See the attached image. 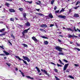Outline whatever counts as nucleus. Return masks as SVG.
<instances>
[{"instance_id": "obj_29", "label": "nucleus", "mask_w": 80, "mask_h": 80, "mask_svg": "<svg viewBox=\"0 0 80 80\" xmlns=\"http://www.w3.org/2000/svg\"><path fill=\"white\" fill-rule=\"evenodd\" d=\"M54 2H55V0H52L51 1V4H52V5H53V3H54Z\"/></svg>"}, {"instance_id": "obj_63", "label": "nucleus", "mask_w": 80, "mask_h": 80, "mask_svg": "<svg viewBox=\"0 0 80 80\" xmlns=\"http://www.w3.org/2000/svg\"><path fill=\"white\" fill-rule=\"evenodd\" d=\"M36 10H37L38 12H39V11L40 10V9H36Z\"/></svg>"}, {"instance_id": "obj_14", "label": "nucleus", "mask_w": 80, "mask_h": 80, "mask_svg": "<svg viewBox=\"0 0 80 80\" xmlns=\"http://www.w3.org/2000/svg\"><path fill=\"white\" fill-rule=\"evenodd\" d=\"M26 77L28 79H32V80H33L34 78H31L30 76H26Z\"/></svg>"}, {"instance_id": "obj_16", "label": "nucleus", "mask_w": 80, "mask_h": 80, "mask_svg": "<svg viewBox=\"0 0 80 80\" xmlns=\"http://www.w3.org/2000/svg\"><path fill=\"white\" fill-rule=\"evenodd\" d=\"M73 17H79V15L78 14L75 13L74 14Z\"/></svg>"}, {"instance_id": "obj_25", "label": "nucleus", "mask_w": 80, "mask_h": 80, "mask_svg": "<svg viewBox=\"0 0 80 80\" xmlns=\"http://www.w3.org/2000/svg\"><path fill=\"white\" fill-rule=\"evenodd\" d=\"M41 37L43 38H44L45 39H48V38L45 36H41Z\"/></svg>"}, {"instance_id": "obj_34", "label": "nucleus", "mask_w": 80, "mask_h": 80, "mask_svg": "<svg viewBox=\"0 0 80 80\" xmlns=\"http://www.w3.org/2000/svg\"><path fill=\"white\" fill-rule=\"evenodd\" d=\"M69 77H70V78H72V79H74V77H72V76H69Z\"/></svg>"}, {"instance_id": "obj_51", "label": "nucleus", "mask_w": 80, "mask_h": 80, "mask_svg": "<svg viewBox=\"0 0 80 80\" xmlns=\"http://www.w3.org/2000/svg\"><path fill=\"white\" fill-rule=\"evenodd\" d=\"M51 64H52V65H56V64H55V63H53L52 62H51Z\"/></svg>"}, {"instance_id": "obj_13", "label": "nucleus", "mask_w": 80, "mask_h": 80, "mask_svg": "<svg viewBox=\"0 0 80 80\" xmlns=\"http://www.w3.org/2000/svg\"><path fill=\"white\" fill-rule=\"evenodd\" d=\"M27 16V14L26 13H23V17L24 18H25L24 20H26L27 19V17L26 16Z\"/></svg>"}, {"instance_id": "obj_41", "label": "nucleus", "mask_w": 80, "mask_h": 80, "mask_svg": "<svg viewBox=\"0 0 80 80\" xmlns=\"http://www.w3.org/2000/svg\"><path fill=\"white\" fill-rule=\"evenodd\" d=\"M21 74H22V77H25V75H24V73H23V72H21Z\"/></svg>"}, {"instance_id": "obj_28", "label": "nucleus", "mask_w": 80, "mask_h": 80, "mask_svg": "<svg viewBox=\"0 0 80 80\" xmlns=\"http://www.w3.org/2000/svg\"><path fill=\"white\" fill-rule=\"evenodd\" d=\"M15 19L14 18H10V20L11 22H14Z\"/></svg>"}, {"instance_id": "obj_35", "label": "nucleus", "mask_w": 80, "mask_h": 80, "mask_svg": "<svg viewBox=\"0 0 80 80\" xmlns=\"http://www.w3.org/2000/svg\"><path fill=\"white\" fill-rule=\"evenodd\" d=\"M59 55H64V54L62 52H59Z\"/></svg>"}, {"instance_id": "obj_40", "label": "nucleus", "mask_w": 80, "mask_h": 80, "mask_svg": "<svg viewBox=\"0 0 80 80\" xmlns=\"http://www.w3.org/2000/svg\"><path fill=\"white\" fill-rule=\"evenodd\" d=\"M63 61H64V62H65L66 63H68V61H67V60H65V59H63Z\"/></svg>"}, {"instance_id": "obj_17", "label": "nucleus", "mask_w": 80, "mask_h": 80, "mask_svg": "<svg viewBox=\"0 0 80 80\" xmlns=\"http://www.w3.org/2000/svg\"><path fill=\"white\" fill-rule=\"evenodd\" d=\"M7 33V32H4L3 33H2L0 34V36H3V35H6V34Z\"/></svg>"}, {"instance_id": "obj_49", "label": "nucleus", "mask_w": 80, "mask_h": 80, "mask_svg": "<svg viewBox=\"0 0 80 80\" xmlns=\"http://www.w3.org/2000/svg\"><path fill=\"white\" fill-rule=\"evenodd\" d=\"M75 66H76V67H78L79 66V65L78 64H74Z\"/></svg>"}, {"instance_id": "obj_23", "label": "nucleus", "mask_w": 80, "mask_h": 80, "mask_svg": "<svg viewBox=\"0 0 80 80\" xmlns=\"http://www.w3.org/2000/svg\"><path fill=\"white\" fill-rule=\"evenodd\" d=\"M22 45H23V46H24V47H26V48H27V47H28V45H27L25 44L22 43Z\"/></svg>"}, {"instance_id": "obj_47", "label": "nucleus", "mask_w": 80, "mask_h": 80, "mask_svg": "<svg viewBox=\"0 0 80 80\" xmlns=\"http://www.w3.org/2000/svg\"><path fill=\"white\" fill-rule=\"evenodd\" d=\"M0 55L1 56H3V57L5 56V55L4 54H0Z\"/></svg>"}, {"instance_id": "obj_62", "label": "nucleus", "mask_w": 80, "mask_h": 80, "mask_svg": "<svg viewBox=\"0 0 80 80\" xmlns=\"http://www.w3.org/2000/svg\"><path fill=\"white\" fill-rule=\"evenodd\" d=\"M77 30H78V31L79 32H80V30H79L78 28H77Z\"/></svg>"}, {"instance_id": "obj_10", "label": "nucleus", "mask_w": 80, "mask_h": 80, "mask_svg": "<svg viewBox=\"0 0 80 80\" xmlns=\"http://www.w3.org/2000/svg\"><path fill=\"white\" fill-rule=\"evenodd\" d=\"M3 52H4V53H5L6 55H10L9 52L6 51L5 50L3 51Z\"/></svg>"}, {"instance_id": "obj_39", "label": "nucleus", "mask_w": 80, "mask_h": 80, "mask_svg": "<svg viewBox=\"0 0 80 80\" xmlns=\"http://www.w3.org/2000/svg\"><path fill=\"white\" fill-rule=\"evenodd\" d=\"M74 49H75V50H78V51H80V49L78 48H74Z\"/></svg>"}, {"instance_id": "obj_44", "label": "nucleus", "mask_w": 80, "mask_h": 80, "mask_svg": "<svg viewBox=\"0 0 80 80\" xmlns=\"http://www.w3.org/2000/svg\"><path fill=\"white\" fill-rule=\"evenodd\" d=\"M6 64H7V65H8V67H10V66H11L10 63H6Z\"/></svg>"}, {"instance_id": "obj_19", "label": "nucleus", "mask_w": 80, "mask_h": 80, "mask_svg": "<svg viewBox=\"0 0 80 80\" xmlns=\"http://www.w3.org/2000/svg\"><path fill=\"white\" fill-rule=\"evenodd\" d=\"M66 30H67L68 31H71L72 32H74V30L72 29L71 28H66Z\"/></svg>"}, {"instance_id": "obj_60", "label": "nucleus", "mask_w": 80, "mask_h": 80, "mask_svg": "<svg viewBox=\"0 0 80 80\" xmlns=\"http://www.w3.org/2000/svg\"><path fill=\"white\" fill-rule=\"evenodd\" d=\"M18 25H19V26H20V27H23V26L22 25H20V24H18Z\"/></svg>"}, {"instance_id": "obj_2", "label": "nucleus", "mask_w": 80, "mask_h": 80, "mask_svg": "<svg viewBox=\"0 0 80 80\" xmlns=\"http://www.w3.org/2000/svg\"><path fill=\"white\" fill-rule=\"evenodd\" d=\"M55 49L59 52H62V50H63V48L60 47V46H56L55 47Z\"/></svg>"}, {"instance_id": "obj_59", "label": "nucleus", "mask_w": 80, "mask_h": 80, "mask_svg": "<svg viewBox=\"0 0 80 80\" xmlns=\"http://www.w3.org/2000/svg\"><path fill=\"white\" fill-rule=\"evenodd\" d=\"M61 10H62V12H64L65 11V9H64L62 8Z\"/></svg>"}, {"instance_id": "obj_61", "label": "nucleus", "mask_w": 80, "mask_h": 80, "mask_svg": "<svg viewBox=\"0 0 80 80\" xmlns=\"http://www.w3.org/2000/svg\"><path fill=\"white\" fill-rule=\"evenodd\" d=\"M58 37H63V36L62 35H59L58 36Z\"/></svg>"}, {"instance_id": "obj_20", "label": "nucleus", "mask_w": 80, "mask_h": 80, "mask_svg": "<svg viewBox=\"0 0 80 80\" xmlns=\"http://www.w3.org/2000/svg\"><path fill=\"white\" fill-rule=\"evenodd\" d=\"M22 38H25V39H27V37H25V33H23V32H22Z\"/></svg>"}, {"instance_id": "obj_1", "label": "nucleus", "mask_w": 80, "mask_h": 80, "mask_svg": "<svg viewBox=\"0 0 80 80\" xmlns=\"http://www.w3.org/2000/svg\"><path fill=\"white\" fill-rule=\"evenodd\" d=\"M15 57L16 58H18L19 59V60H22V61H23L24 63V64H25L26 65H28V64L27 63V61H25L23 59H22L21 58H20L19 57L17 56H15Z\"/></svg>"}, {"instance_id": "obj_53", "label": "nucleus", "mask_w": 80, "mask_h": 80, "mask_svg": "<svg viewBox=\"0 0 80 80\" xmlns=\"http://www.w3.org/2000/svg\"><path fill=\"white\" fill-rule=\"evenodd\" d=\"M59 61L60 62L61 64H62V61H61V60H60V59L59 60Z\"/></svg>"}, {"instance_id": "obj_45", "label": "nucleus", "mask_w": 80, "mask_h": 80, "mask_svg": "<svg viewBox=\"0 0 80 80\" xmlns=\"http://www.w3.org/2000/svg\"><path fill=\"white\" fill-rule=\"evenodd\" d=\"M69 69H68L66 70V72H68V73H69Z\"/></svg>"}, {"instance_id": "obj_57", "label": "nucleus", "mask_w": 80, "mask_h": 80, "mask_svg": "<svg viewBox=\"0 0 80 80\" xmlns=\"http://www.w3.org/2000/svg\"><path fill=\"white\" fill-rule=\"evenodd\" d=\"M69 12L70 13L71 12H72V9H70L69 10Z\"/></svg>"}, {"instance_id": "obj_11", "label": "nucleus", "mask_w": 80, "mask_h": 80, "mask_svg": "<svg viewBox=\"0 0 80 80\" xmlns=\"http://www.w3.org/2000/svg\"><path fill=\"white\" fill-rule=\"evenodd\" d=\"M32 39L34 40V42H38V40L35 37H32Z\"/></svg>"}, {"instance_id": "obj_27", "label": "nucleus", "mask_w": 80, "mask_h": 80, "mask_svg": "<svg viewBox=\"0 0 80 80\" xmlns=\"http://www.w3.org/2000/svg\"><path fill=\"white\" fill-rule=\"evenodd\" d=\"M40 30V31H42V32H46V31H45V30H44V29H42V28H40L39 29Z\"/></svg>"}, {"instance_id": "obj_37", "label": "nucleus", "mask_w": 80, "mask_h": 80, "mask_svg": "<svg viewBox=\"0 0 80 80\" xmlns=\"http://www.w3.org/2000/svg\"><path fill=\"white\" fill-rule=\"evenodd\" d=\"M59 12H60V10H58L57 11H55V13H59Z\"/></svg>"}, {"instance_id": "obj_46", "label": "nucleus", "mask_w": 80, "mask_h": 80, "mask_svg": "<svg viewBox=\"0 0 80 80\" xmlns=\"http://www.w3.org/2000/svg\"><path fill=\"white\" fill-rule=\"evenodd\" d=\"M55 72H56L57 73H58V70L57 69H54Z\"/></svg>"}, {"instance_id": "obj_18", "label": "nucleus", "mask_w": 80, "mask_h": 80, "mask_svg": "<svg viewBox=\"0 0 80 80\" xmlns=\"http://www.w3.org/2000/svg\"><path fill=\"white\" fill-rule=\"evenodd\" d=\"M48 17L49 18H53V15H52V13H50L48 15Z\"/></svg>"}, {"instance_id": "obj_32", "label": "nucleus", "mask_w": 80, "mask_h": 80, "mask_svg": "<svg viewBox=\"0 0 80 80\" xmlns=\"http://www.w3.org/2000/svg\"><path fill=\"white\" fill-rule=\"evenodd\" d=\"M19 10L21 11V12H22V11H23V9L22 8H19Z\"/></svg>"}, {"instance_id": "obj_8", "label": "nucleus", "mask_w": 80, "mask_h": 80, "mask_svg": "<svg viewBox=\"0 0 80 80\" xmlns=\"http://www.w3.org/2000/svg\"><path fill=\"white\" fill-rule=\"evenodd\" d=\"M68 65H69L68 64H66L64 65V66L63 68V71H64V70H67V67L68 66Z\"/></svg>"}, {"instance_id": "obj_30", "label": "nucleus", "mask_w": 80, "mask_h": 80, "mask_svg": "<svg viewBox=\"0 0 80 80\" xmlns=\"http://www.w3.org/2000/svg\"><path fill=\"white\" fill-rule=\"evenodd\" d=\"M38 15H40V16H41V17H43V16H45V15L43 14H42L41 13H39L38 14Z\"/></svg>"}, {"instance_id": "obj_5", "label": "nucleus", "mask_w": 80, "mask_h": 80, "mask_svg": "<svg viewBox=\"0 0 80 80\" xmlns=\"http://www.w3.org/2000/svg\"><path fill=\"white\" fill-rule=\"evenodd\" d=\"M41 72H44V73L46 74L49 77L50 76V75L48 74V73H47V72L44 69V70H42V69H41Z\"/></svg>"}, {"instance_id": "obj_6", "label": "nucleus", "mask_w": 80, "mask_h": 80, "mask_svg": "<svg viewBox=\"0 0 80 80\" xmlns=\"http://www.w3.org/2000/svg\"><path fill=\"white\" fill-rule=\"evenodd\" d=\"M58 18H63V19H65L66 16L65 15L63 16L62 15H58Z\"/></svg>"}, {"instance_id": "obj_64", "label": "nucleus", "mask_w": 80, "mask_h": 80, "mask_svg": "<svg viewBox=\"0 0 80 80\" xmlns=\"http://www.w3.org/2000/svg\"><path fill=\"white\" fill-rule=\"evenodd\" d=\"M77 8H78L77 7H75L74 8V9H77Z\"/></svg>"}, {"instance_id": "obj_52", "label": "nucleus", "mask_w": 80, "mask_h": 80, "mask_svg": "<svg viewBox=\"0 0 80 80\" xmlns=\"http://www.w3.org/2000/svg\"><path fill=\"white\" fill-rule=\"evenodd\" d=\"M57 8V7L56 6H55L54 8V10H56V9Z\"/></svg>"}, {"instance_id": "obj_7", "label": "nucleus", "mask_w": 80, "mask_h": 80, "mask_svg": "<svg viewBox=\"0 0 80 80\" xmlns=\"http://www.w3.org/2000/svg\"><path fill=\"white\" fill-rule=\"evenodd\" d=\"M30 28H29L28 29H27L23 31L22 33H28V31L30 30Z\"/></svg>"}, {"instance_id": "obj_56", "label": "nucleus", "mask_w": 80, "mask_h": 80, "mask_svg": "<svg viewBox=\"0 0 80 80\" xmlns=\"http://www.w3.org/2000/svg\"><path fill=\"white\" fill-rule=\"evenodd\" d=\"M53 26H54L53 24H51L50 26V27H53Z\"/></svg>"}, {"instance_id": "obj_42", "label": "nucleus", "mask_w": 80, "mask_h": 80, "mask_svg": "<svg viewBox=\"0 0 80 80\" xmlns=\"http://www.w3.org/2000/svg\"><path fill=\"white\" fill-rule=\"evenodd\" d=\"M8 42L11 45H12V43H11V42H10V41L9 40H8Z\"/></svg>"}, {"instance_id": "obj_15", "label": "nucleus", "mask_w": 80, "mask_h": 80, "mask_svg": "<svg viewBox=\"0 0 80 80\" xmlns=\"http://www.w3.org/2000/svg\"><path fill=\"white\" fill-rule=\"evenodd\" d=\"M9 11L10 12H15V10H14L13 9H9Z\"/></svg>"}, {"instance_id": "obj_24", "label": "nucleus", "mask_w": 80, "mask_h": 80, "mask_svg": "<svg viewBox=\"0 0 80 80\" xmlns=\"http://www.w3.org/2000/svg\"><path fill=\"white\" fill-rule=\"evenodd\" d=\"M45 45H48V42L47 41H45L44 42Z\"/></svg>"}, {"instance_id": "obj_12", "label": "nucleus", "mask_w": 80, "mask_h": 80, "mask_svg": "<svg viewBox=\"0 0 80 80\" xmlns=\"http://www.w3.org/2000/svg\"><path fill=\"white\" fill-rule=\"evenodd\" d=\"M25 25L26 27H30V23L28 22H27V23H25Z\"/></svg>"}, {"instance_id": "obj_3", "label": "nucleus", "mask_w": 80, "mask_h": 80, "mask_svg": "<svg viewBox=\"0 0 80 80\" xmlns=\"http://www.w3.org/2000/svg\"><path fill=\"white\" fill-rule=\"evenodd\" d=\"M22 58L24 60H27L28 62H30V59L26 56H22Z\"/></svg>"}, {"instance_id": "obj_21", "label": "nucleus", "mask_w": 80, "mask_h": 80, "mask_svg": "<svg viewBox=\"0 0 80 80\" xmlns=\"http://www.w3.org/2000/svg\"><path fill=\"white\" fill-rule=\"evenodd\" d=\"M35 68L37 69V70L38 71V73H40V70L39 68H38V67H35Z\"/></svg>"}, {"instance_id": "obj_31", "label": "nucleus", "mask_w": 80, "mask_h": 80, "mask_svg": "<svg viewBox=\"0 0 80 80\" xmlns=\"http://www.w3.org/2000/svg\"><path fill=\"white\" fill-rule=\"evenodd\" d=\"M38 2H38H36V3L37 5H40V3H41V2H40V1H38Z\"/></svg>"}, {"instance_id": "obj_48", "label": "nucleus", "mask_w": 80, "mask_h": 80, "mask_svg": "<svg viewBox=\"0 0 80 80\" xmlns=\"http://www.w3.org/2000/svg\"><path fill=\"white\" fill-rule=\"evenodd\" d=\"M0 48L3 49V50H5V48H3V46H0Z\"/></svg>"}, {"instance_id": "obj_43", "label": "nucleus", "mask_w": 80, "mask_h": 80, "mask_svg": "<svg viewBox=\"0 0 80 80\" xmlns=\"http://www.w3.org/2000/svg\"><path fill=\"white\" fill-rule=\"evenodd\" d=\"M55 78L56 80H60V79L58 78L56 76H55Z\"/></svg>"}, {"instance_id": "obj_54", "label": "nucleus", "mask_w": 80, "mask_h": 80, "mask_svg": "<svg viewBox=\"0 0 80 80\" xmlns=\"http://www.w3.org/2000/svg\"><path fill=\"white\" fill-rule=\"evenodd\" d=\"M58 42H60V43H61V42H62V41H61V40H60L59 39H58Z\"/></svg>"}, {"instance_id": "obj_33", "label": "nucleus", "mask_w": 80, "mask_h": 80, "mask_svg": "<svg viewBox=\"0 0 80 80\" xmlns=\"http://www.w3.org/2000/svg\"><path fill=\"white\" fill-rule=\"evenodd\" d=\"M11 37L12 38H13L14 39H15V36H14V35H13V34H12L11 35Z\"/></svg>"}, {"instance_id": "obj_55", "label": "nucleus", "mask_w": 80, "mask_h": 80, "mask_svg": "<svg viewBox=\"0 0 80 80\" xmlns=\"http://www.w3.org/2000/svg\"><path fill=\"white\" fill-rule=\"evenodd\" d=\"M55 26H56L57 28H58V26L57 25V23H55Z\"/></svg>"}, {"instance_id": "obj_9", "label": "nucleus", "mask_w": 80, "mask_h": 80, "mask_svg": "<svg viewBox=\"0 0 80 80\" xmlns=\"http://www.w3.org/2000/svg\"><path fill=\"white\" fill-rule=\"evenodd\" d=\"M40 27H42V28H43V27L47 28V25L46 24H42L41 25Z\"/></svg>"}, {"instance_id": "obj_22", "label": "nucleus", "mask_w": 80, "mask_h": 80, "mask_svg": "<svg viewBox=\"0 0 80 80\" xmlns=\"http://www.w3.org/2000/svg\"><path fill=\"white\" fill-rule=\"evenodd\" d=\"M5 30V28L2 29L0 30V32L2 33V32H4Z\"/></svg>"}, {"instance_id": "obj_26", "label": "nucleus", "mask_w": 80, "mask_h": 80, "mask_svg": "<svg viewBox=\"0 0 80 80\" xmlns=\"http://www.w3.org/2000/svg\"><path fill=\"white\" fill-rule=\"evenodd\" d=\"M5 5L8 7H9V6H10V4L7 2H6Z\"/></svg>"}, {"instance_id": "obj_58", "label": "nucleus", "mask_w": 80, "mask_h": 80, "mask_svg": "<svg viewBox=\"0 0 80 80\" xmlns=\"http://www.w3.org/2000/svg\"><path fill=\"white\" fill-rule=\"evenodd\" d=\"M74 29L75 32H77V30H76V29H75V27H74Z\"/></svg>"}, {"instance_id": "obj_36", "label": "nucleus", "mask_w": 80, "mask_h": 80, "mask_svg": "<svg viewBox=\"0 0 80 80\" xmlns=\"http://www.w3.org/2000/svg\"><path fill=\"white\" fill-rule=\"evenodd\" d=\"M27 2L28 3H29L30 4H32V1H27Z\"/></svg>"}, {"instance_id": "obj_38", "label": "nucleus", "mask_w": 80, "mask_h": 80, "mask_svg": "<svg viewBox=\"0 0 80 80\" xmlns=\"http://www.w3.org/2000/svg\"><path fill=\"white\" fill-rule=\"evenodd\" d=\"M57 65L58 66V67H62V66L60 64H59L58 63H57Z\"/></svg>"}, {"instance_id": "obj_50", "label": "nucleus", "mask_w": 80, "mask_h": 80, "mask_svg": "<svg viewBox=\"0 0 80 80\" xmlns=\"http://www.w3.org/2000/svg\"><path fill=\"white\" fill-rule=\"evenodd\" d=\"M78 3H79V1H78V2L76 3V5H78Z\"/></svg>"}, {"instance_id": "obj_4", "label": "nucleus", "mask_w": 80, "mask_h": 80, "mask_svg": "<svg viewBox=\"0 0 80 80\" xmlns=\"http://www.w3.org/2000/svg\"><path fill=\"white\" fill-rule=\"evenodd\" d=\"M68 38H77V36L74 35H72L71 34H69L68 35Z\"/></svg>"}]
</instances>
